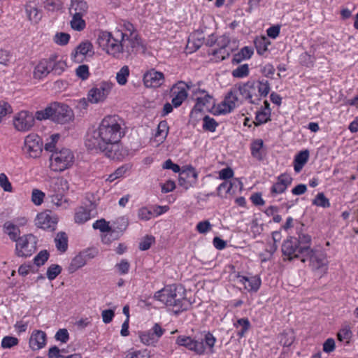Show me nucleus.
<instances>
[{
    "label": "nucleus",
    "mask_w": 358,
    "mask_h": 358,
    "mask_svg": "<svg viewBox=\"0 0 358 358\" xmlns=\"http://www.w3.org/2000/svg\"><path fill=\"white\" fill-rule=\"evenodd\" d=\"M154 299L167 306L173 307L176 313L185 310L189 306L185 289L176 285L166 286L157 291Z\"/></svg>",
    "instance_id": "nucleus-3"
},
{
    "label": "nucleus",
    "mask_w": 358,
    "mask_h": 358,
    "mask_svg": "<svg viewBox=\"0 0 358 358\" xmlns=\"http://www.w3.org/2000/svg\"><path fill=\"white\" fill-rule=\"evenodd\" d=\"M88 5L84 0H71L69 13L71 15H83L87 14Z\"/></svg>",
    "instance_id": "nucleus-26"
},
{
    "label": "nucleus",
    "mask_w": 358,
    "mask_h": 358,
    "mask_svg": "<svg viewBox=\"0 0 358 358\" xmlns=\"http://www.w3.org/2000/svg\"><path fill=\"white\" fill-rule=\"evenodd\" d=\"M58 219L50 213L42 212L37 215L35 224L41 229L53 231L55 229Z\"/></svg>",
    "instance_id": "nucleus-21"
},
{
    "label": "nucleus",
    "mask_w": 358,
    "mask_h": 358,
    "mask_svg": "<svg viewBox=\"0 0 358 358\" xmlns=\"http://www.w3.org/2000/svg\"><path fill=\"white\" fill-rule=\"evenodd\" d=\"M128 227V222L124 217H120L117 220V221L114 223V225L112 227L113 229H117L119 234H123L124 231L127 229Z\"/></svg>",
    "instance_id": "nucleus-57"
},
{
    "label": "nucleus",
    "mask_w": 358,
    "mask_h": 358,
    "mask_svg": "<svg viewBox=\"0 0 358 358\" xmlns=\"http://www.w3.org/2000/svg\"><path fill=\"white\" fill-rule=\"evenodd\" d=\"M308 248V245H299L296 238L290 237L283 242L281 250L284 259H300L302 262H306L305 255Z\"/></svg>",
    "instance_id": "nucleus-8"
},
{
    "label": "nucleus",
    "mask_w": 358,
    "mask_h": 358,
    "mask_svg": "<svg viewBox=\"0 0 358 358\" xmlns=\"http://www.w3.org/2000/svg\"><path fill=\"white\" fill-rule=\"evenodd\" d=\"M306 262H309L311 269L320 277L325 274L328 270L327 255L320 250H314L310 247L305 255Z\"/></svg>",
    "instance_id": "nucleus-9"
},
{
    "label": "nucleus",
    "mask_w": 358,
    "mask_h": 358,
    "mask_svg": "<svg viewBox=\"0 0 358 358\" xmlns=\"http://www.w3.org/2000/svg\"><path fill=\"white\" fill-rule=\"evenodd\" d=\"M309 158V151L304 150L300 151L294 157V169L295 172L299 173Z\"/></svg>",
    "instance_id": "nucleus-30"
},
{
    "label": "nucleus",
    "mask_w": 358,
    "mask_h": 358,
    "mask_svg": "<svg viewBox=\"0 0 358 358\" xmlns=\"http://www.w3.org/2000/svg\"><path fill=\"white\" fill-rule=\"evenodd\" d=\"M114 84L110 81H101L88 92V101L92 104L103 102L110 94Z\"/></svg>",
    "instance_id": "nucleus-12"
},
{
    "label": "nucleus",
    "mask_w": 358,
    "mask_h": 358,
    "mask_svg": "<svg viewBox=\"0 0 358 358\" xmlns=\"http://www.w3.org/2000/svg\"><path fill=\"white\" fill-rule=\"evenodd\" d=\"M66 62L57 54H52L49 57L43 59L38 62L34 69V78L43 79L50 72L60 75L66 69Z\"/></svg>",
    "instance_id": "nucleus-5"
},
{
    "label": "nucleus",
    "mask_w": 358,
    "mask_h": 358,
    "mask_svg": "<svg viewBox=\"0 0 358 358\" xmlns=\"http://www.w3.org/2000/svg\"><path fill=\"white\" fill-rule=\"evenodd\" d=\"M35 119L33 115L22 110L16 114L13 118V125L20 131H27L34 124Z\"/></svg>",
    "instance_id": "nucleus-17"
},
{
    "label": "nucleus",
    "mask_w": 358,
    "mask_h": 358,
    "mask_svg": "<svg viewBox=\"0 0 358 358\" xmlns=\"http://www.w3.org/2000/svg\"><path fill=\"white\" fill-rule=\"evenodd\" d=\"M94 47L92 43L89 41L81 42L71 52V56L73 62L81 63L87 56L94 55Z\"/></svg>",
    "instance_id": "nucleus-18"
},
{
    "label": "nucleus",
    "mask_w": 358,
    "mask_h": 358,
    "mask_svg": "<svg viewBox=\"0 0 358 358\" xmlns=\"http://www.w3.org/2000/svg\"><path fill=\"white\" fill-rule=\"evenodd\" d=\"M45 193L38 189H34L31 192V201L36 205L40 206L44 199Z\"/></svg>",
    "instance_id": "nucleus-56"
},
{
    "label": "nucleus",
    "mask_w": 358,
    "mask_h": 358,
    "mask_svg": "<svg viewBox=\"0 0 358 358\" xmlns=\"http://www.w3.org/2000/svg\"><path fill=\"white\" fill-rule=\"evenodd\" d=\"M234 327L236 329L241 327V329L237 332V336H238L240 338H242L248 331L250 327V323L248 318H241L234 323Z\"/></svg>",
    "instance_id": "nucleus-40"
},
{
    "label": "nucleus",
    "mask_w": 358,
    "mask_h": 358,
    "mask_svg": "<svg viewBox=\"0 0 358 358\" xmlns=\"http://www.w3.org/2000/svg\"><path fill=\"white\" fill-rule=\"evenodd\" d=\"M192 83H186L180 81L175 84L171 90L172 100L171 103L175 108H178L182 105L183 101L187 98V90L190 89Z\"/></svg>",
    "instance_id": "nucleus-15"
},
{
    "label": "nucleus",
    "mask_w": 358,
    "mask_h": 358,
    "mask_svg": "<svg viewBox=\"0 0 358 358\" xmlns=\"http://www.w3.org/2000/svg\"><path fill=\"white\" fill-rule=\"evenodd\" d=\"M91 219L90 210L80 206L76 209L74 221L78 224H83Z\"/></svg>",
    "instance_id": "nucleus-31"
},
{
    "label": "nucleus",
    "mask_w": 358,
    "mask_h": 358,
    "mask_svg": "<svg viewBox=\"0 0 358 358\" xmlns=\"http://www.w3.org/2000/svg\"><path fill=\"white\" fill-rule=\"evenodd\" d=\"M352 333L348 326L343 327L337 334L338 340L345 344L350 343Z\"/></svg>",
    "instance_id": "nucleus-41"
},
{
    "label": "nucleus",
    "mask_w": 358,
    "mask_h": 358,
    "mask_svg": "<svg viewBox=\"0 0 358 358\" xmlns=\"http://www.w3.org/2000/svg\"><path fill=\"white\" fill-rule=\"evenodd\" d=\"M35 117L38 120L50 119L55 122L65 124L73 120V112L66 104L54 103L44 110L37 111Z\"/></svg>",
    "instance_id": "nucleus-4"
},
{
    "label": "nucleus",
    "mask_w": 358,
    "mask_h": 358,
    "mask_svg": "<svg viewBox=\"0 0 358 358\" xmlns=\"http://www.w3.org/2000/svg\"><path fill=\"white\" fill-rule=\"evenodd\" d=\"M129 76V69L127 66H122L116 74V80L119 85H124Z\"/></svg>",
    "instance_id": "nucleus-44"
},
{
    "label": "nucleus",
    "mask_w": 358,
    "mask_h": 358,
    "mask_svg": "<svg viewBox=\"0 0 358 358\" xmlns=\"http://www.w3.org/2000/svg\"><path fill=\"white\" fill-rule=\"evenodd\" d=\"M238 94L241 96V99L248 101L251 104H258L259 98L256 92L254 80L244 83L234 85Z\"/></svg>",
    "instance_id": "nucleus-14"
},
{
    "label": "nucleus",
    "mask_w": 358,
    "mask_h": 358,
    "mask_svg": "<svg viewBox=\"0 0 358 358\" xmlns=\"http://www.w3.org/2000/svg\"><path fill=\"white\" fill-rule=\"evenodd\" d=\"M71 16L72 19L70 21L71 29L77 31H81L84 30L86 27V22L83 18V16L75 15H71Z\"/></svg>",
    "instance_id": "nucleus-38"
},
{
    "label": "nucleus",
    "mask_w": 358,
    "mask_h": 358,
    "mask_svg": "<svg viewBox=\"0 0 358 358\" xmlns=\"http://www.w3.org/2000/svg\"><path fill=\"white\" fill-rule=\"evenodd\" d=\"M94 229H99L101 232L105 233L110 229L109 222H106L104 219H100L93 223L92 225Z\"/></svg>",
    "instance_id": "nucleus-58"
},
{
    "label": "nucleus",
    "mask_w": 358,
    "mask_h": 358,
    "mask_svg": "<svg viewBox=\"0 0 358 358\" xmlns=\"http://www.w3.org/2000/svg\"><path fill=\"white\" fill-rule=\"evenodd\" d=\"M76 76L83 80H87L90 76L89 67L87 65H80L76 69Z\"/></svg>",
    "instance_id": "nucleus-59"
},
{
    "label": "nucleus",
    "mask_w": 358,
    "mask_h": 358,
    "mask_svg": "<svg viewBox=\"0 0 358 358\" xmlns=\"http://www.w3.org/2000/svg\"><path fill=\"white\" fill-rule=\"evenodd\" d=\"M15 242V252L19 257H31L36 250L37 238L31 234L23 235Z\"/></svg>",
    "instance_id": "nucleus-11"
},
{
    "label": "nucleus",
    "mask_w": 358,
    "mask_h": 358,
    "mask_svg": "<svg viewBox=\"0 0 358 358\" xmlns=\"http://www.w3.org/2000/svg\"><path fill=\"white\" fill-rule=\"evenodd\" d=\"M19 343V340L13 336H6L3 338L1 343V346L3 349L11 348L17 345Z\"/></svg>",
    "instance_id": "nucleus-48"
},
{
    "label": "nucleus",
    "mask_w": 358,
    "mask_h": 358,
    "mask_svg": "<svg viewBox=\"0 0 358 358\" xmlns=\"http://www.w3.org/2000/svg\"><path fill=\"white\" fill-rule=\"evenodd\" d=\"M237 92L234 85L229 89L226 93L223 101L215 108V115L229 114L243 103V101L239 97Z\"/></svg>",
    "instance_id": "nucleus-10"
},
{
    "label": "nucleus",
    "mask_w": 358,
    "mask_h": 358,
    "mask_svg": "<svg viewBox=\"0 0 358 358\" xmlns=\"http://www.w3.org/2000/svg\"><path fill=\"white\" fill-rule=\"evenodd\" d=\"M254 53L253 49L248 46H245L241 50L234 55L232 62L234 64H238L243 60L250 59Z\"/></svg>",
    "instance_id": "nucleus-34"
},
{
    "label": "nucleus",
    "mask_w": 358,
    "mask_h": 358,
    "mask_svg": "<svg viewBox=\"0 0 358 358\" xmlns=\"http://www.w3.org/2000/svg\"><path fill=\"white\" fill-rule=\"evenodd\" d=\"M3 231L7 234L9 238L15 241L20 238V230L17 224L12 221H6L3 225Z\"/></svg>",
    "instance_id": "nucleus-29"
},
{
    "label": "nucleus",
    "mask_w": 358,
    "mask_h": 358,
    "mask_svg": "<svg viewBox=\"0 0 358 358\" xmlns=\"http://www.w3.org/2000/svg\"><path fill=\"white\" fill-rule=\"evenodd\" d=\"M70 38V34L64 32H57L53 37V41L57 45L64 46L69 43Z\"/></svg>",
    "instance_id": "nucleus-45"
},
{
    "label": "nucleus",
    "mask_w": 358,
    "mask_h": 358,
    "mask_svg": "<svg viewBox=\"0 0 358 358\" xmlns=\"http://www.w3.org/2000/svg\"><path fill=\"white\" fill-rule=\"evenodd\" d=\"M236 278L238 282L243 285L244 288L250 292H256L259 290L262 280L258 275L244 276L238 273Z\"/></svg>",
    "instance_id": "nucleus-24"
},
{
    "label": "nucleus",
    "mask_w": 358,
    "mask_h": 358,
    "mask_svg": "<svg viewBox=\"0 0 358 358\" xmlns=\"http://www.w3.org/2000/svg\"><path fill=\"white\" fill-rule=\"evenodd\" d=\"M25 12L29 20L34 23L38 22L41 19L42 15L40 10L32 1H29L25 5Z\"/></svg>",
    "instance_id": "nucleus-28"
},
{
    "label": "nucleus",
    "mask_w": 358,
    "mask_h": 358,
    "mask_svg": "<svg viewBox=\"0 0 358 358\" xmlns=\"http://www.w3.org/2000/svg\"><path fill=\"white\" fill-rule=\"evenodd\" d=\"M212 225L208 220L199 222L196 227L197 231L200 234H206L211 230Z\"/></svg>",
    "instance_id": "nucleus-63"
},
{
    "label": "nucleus",
    "mask_w": 358,
    "mask_h": 358,
    "mask_svg": "<svg viewBox=\"0 0 358 358\" xmlns=\"http://www.w3.org/2000/svg\"><path fill=\"white\" fill-rule=\"evenodd\" d=\"M62 268L57 264H52L48 268L47 270V278L50 280H52L57 278V276L61 273Z\"/></svg>",
    "instance_id": "nucleus-51"
},
{
    "label": "nucleus",
    "mask_w": 358,
    "mask_h": 358,
    "mask_svg": "<svg viewBox=\"0 0 358 358\" xmlns=\"http://www.w3.org/2000/svg\"><path fill=\"white\" fill-rule=\"evenodd\" d=\"M257 52L259 55H264L270 45V42L265 37H262L259 41L255 43Z\"/></svg>",
    "instance_id": "nucleus-52"
},
{
    "label": "nucleus",
    "mask_w": 358,
    "mask_h": 358,
    "mask_svg": "<svg viewBox=\"0 0 358 358\" xmlns=\"http://www.w3.org/2000/svg\"><path fill=\"white\" fill-rule=\"evenodd\" d=\"M49 253L47 250L41 251L34 258V264L39 266L43 265L45 262L48 259Z\"/></svg>",
    "instance_id": "nucleus-60"
},
{
    "label": "nucleus",
    "mask_w": 358,
    "mask_h": 358,
    "mask_svg": "<svg viewBox=\"0 0 358 358\" xmlns=\"http://www.w3.org/2000/svg\"><path fill=\"white\" fill-rule=\"evenodd\" d=\"M263 146L264 142L262 139H255L250 144L251 155L259 161L263 159Z\"/></svg>",
    "instance_id": "nucleus-33"
},
{
    "label": "nucleus",
    "mask_w": 358,
    "mask_h": 358,
    "mask_svg": "<svg viewBox=\"0 0 358 358\" xmlns=\"http://www.w3.org/2000/svg\"><path fill=\"white\" fill-rule=\"evenodd\" d=\"M249 73V67L248 64H243L238 66L236 69L233 70L232 76L234 78H244Z\"/></svg>",
    "instance_id": "nucleus-49"
},
{
    "label": "nucleus",
    "mask_w": 358,
    "mask_h": 358,
    "mask_svg": "<svg viewBox=\"0 0 358 358\" xmlns=\"http://www.w3.org/2000/svg\"><path fill=\"white\" fill-rule=\"evenodd\" d=\"M218 126V123L213 117L208 115H205L203 118V129L205 131L214 132Z\"/></svg>",
    "instance_id": "nucleus-43"
},
{
    "label": "nucleus",
    "mask_w": 358,
    "mask_h": 358,
    "mask_svg": "<svg viewBox=\"0 0 358 358\" xmlns=\"http://www.w3.org/2000/svg\"><path fill=\"white\" fill-rule=\"evenodd\" d=\"M125 358H149L146 350H131L127 352Z\"/></svg>",
    "instance_id": "nucleus-62"
},
{
    "label": "nucleus",
    "mask_w": 358,
    "mask_h": 358,
    "mask_svg": "<svg viewBox=\"0 0 358 358\" xmlns=\"http://www.w3.org/2000/svg\"><path fill=\"white\" fill-rule=\"evenodd\" d=\"M55 338L57 341H61L63 343H66L69 339V334L67 329H60L57 331Z\"/></svg>",
    "instance_id": "nucleus-64"
},
{
    "label": "nucleus",
    "mask_w": 358,
    "mask_h": 358,
    "mask_svg": "<svg viewBox=\"0 0 358 358\" xmlns=\"http://www.w3.org/2000/svg\"><path fill=\"white\" fill-rule=\"evenodd\" d=\"M255 120L256 125H260L267 122L270 120V113L265 110L257 111Z\"/></svg>",
    "instance_id": "nucleus-54"
},
{
    "label": "nucleus",
    "mask_w": 358,
    "mask_h": 358,
    "mask_svg": "<svg viewBox=\"0 0 358 358\" xmlns=\"http://www.w3.org/2000/svg\"><path fill=\"white\" fill-rule=\"evenodd\" d=\"M164 81V76L162 72L151 69L143 76V83L147 87H159Z\"/></svg>",
    "instance_id": "nucleus-22"
},
{
    "label": "nucleus",
    "mask_w": 358,
    "mask_h": 358,
    "mask_svg": "<svg viewBox=\"0 0 358 358\" xmlns=\"http://www.w3.org/2000/svg\"><path fill=\"white\" fill-rule=\"evenodd\" d=\"M0 186L5 192H11L13 191L12 185L7 176L3 173H0Z\"/></svg>",
    "instance_id": "nucleus-61"
},
{
    "label": "nucleus",
    "mask_w": 358,
    "mask_h": 358,
    "mask_svg": "<svg viewBox=\"0 0 358 358\" xmlns=\"http://www.w3.org/2000/svg\"><path fill=\"white\" fill-rule=\"evenodd\" d=\"M107 233L108 234L103 237V241L106 243L117 240L122 236V234H119L117 229H113L111 227L110 229L108 230Z\"/></svg>",
    "instance_id": "nucleus-55"
},
{
    "label": "nucleus",
    "mask_w": 358,
    "mask_h": 358,
    "mask_svg": "<svg viewBox=\"0 0 358 358\" xmlns=\"http://www.w3.org/2000/svg\"><path fill=\"white\" fill-rule=\"evenodd\" d=\"M46 343V334L41 330H34L29 338V347L33 350L43 348Z\"/></svg>",
    "instance_id": "nucleus-25"
},
{
    "label": "nucleus",
    "mask_w": 358,
    "mask_h": 358,
    "mask_svg": "<svg viewBox=\"0 0 358 358\" xmlns=\"http://www.w3.org/2000/svg\"><path fill=\"white\" fill-rule=\"evenodd\" d=\"M216 342V338L210 333L205 334L203 340H195L190 336H179L177 337L176 343L180 346L185 347L189 350L195 352L197 355H203L205 353V345L209 348L210 352H213V347Z\"/></svg>",
    "instance_id": "nucleus-6"
},
{
    "label": "nucleus",
    "mask_w": 358,
    "mask_h": 358,
    "mask_svg": "<svg viewBox=\"0 0 358 358\" xmlns=\"http://www.w3.org/2000/svg\"><path fill=\"white\" fill-rule=\"evenodd\" d=\"M256 92L259 98V101L262 97H266L270 92V84L267 80L254 81Z\"/></svg>",
    "instance_id": "nucleus-32"
},
{
    "label": "nucleus",
    "mask_w": 358,
    "mask_h": 358,
    "mask_svg": "<svg viewBox=\"0 0 358 358\" xmlns=\"http://www.w3.org/2000/svg\"><path fill=\"white\" fill-rule=\"evenodd\" d=\"M293 178L288 173H282L278 176L270 189V193L272 196L284 193L289 186L291 185Z\"/></svg>",
    "instance_id": "nucleus-20"
},
{
    "label": "nucleus",
    "mask_w": 358,
    "mask_h": 358,
    "mask_svg": "<svg viewBox=\"0 0 358 358\" xmlns=\"http://www.w3.org/2000/svg\"><path fill=\"white\" fill-rule=\"evenodd\" d=\"M43 4L45 9L50 12H56L63 8L62 0H45Z\"/></svg>",
    "instance_id": "nucleus-42"
},
{
    "label": "nucleus",
    "mask_w": 358,
    "mask_h": 358,
    "mask_svg": "<svg viewBox=\"0 0 358 358\" xmlns=\"http://www.w3.org/2000/svg\"><path fill=\"white\" fill-rule=\"evenodd\" d=\"M122 120L117 115L106 116L98 128L88 133L85 146L89 150H99L113 159H121L126 155V150L120 144L124 135L122 127Z\"/></svg>",
    "instance_id": "nucleus-1"
},
{
    "label": "nucleus",
    "mask_w": 358,
    "mask_h": 358,
    "mask_svg": "<svg viewBox=\"0 0 358 358\" xmlns=\"http://www.w3.org/2000/svg\"><path fill=\"white\" fill-rule=\"evenodd\" d=\"M234 182L224 181L217 187V196L221 199H226L227 194H231Z\"/></svg>",
    "instance_id": "nucleus-35"
},
{
    "label": "nucleus",
    "mask_w": 358,
    "mask_h": 358,
    "mask_svg": "<svg viewBox=\"0 0 358 358\" xmlns=\"http://www.w3.org/2000/svg\"><path fill=\"white\" fill-rule=\"evenodd\" d=\"M164 332L165 329L156 323L151 329L140 332L139 338L144 345H155Z\"/></svg>",
    "instance_id": "nucleus-16"
},
{
    "label": "nucleus",
    "mask_w": 358,
    "mask_h": 358,
    "mask_svg": "<svg viewBox=\"0 0 358 358\" xmlns=\"http://www.w3.org/2000/svg\"><path fill=\"white\" fill-rule=\"evenodd\" d=\"M74 162L73 152L69 148H61L50 154L48 167L52 172L61 173L71 168Z\"/></svg>",
    "instance_id": "nucleus-7"
},
{
    "label": "nucleus",
    "mask_w": 358,
    "mask_h": 358,
    "mask_svg": "<svg viewBox=\"0 0 358 358\" xmlns=\"http://www.w3.org/2000/svg\"><path fill=\"white\" fill-rule=\"evenodd\" d=\"M59 138V134H53L50 137V141L45 143V150L46 151H49L50 153H52L54 150H60L59 148L56 146V143Z\"/></svg>",
    "instance_id": "nucleus-53"
},
{
    "label": "nucleus",
    "mask_w": 358,
    "mask_h": 358,
    "mask_svg": "<svg viewBox=\"0 0 358 358\" xmlns=\"http://www.w3.org/2000/svg\"><path fill=\"white\" fill-rule=\"evenodd\" d=\"M201 93L203 96L196 98V104L193 108L194 112H201L203 108H208L213 103V96L207 94L205 90H201Z\"/></svg>",
    "instance_id": "nucleus-27"
},
{
    "label": "nucleus",
    "mask_w": 358,
    "mask_h": 358,
    "mask_svg": "<svg viewBox=\"0 0 358 358\" xmlns=\"http://www.w3.org/2000/svg\"><path fill=\"white\" fill-rule=\"evenodd\" d=\"M49 194H64L69 189L68 181L63 177H53L48 180Z\"/></svg>",
    "instance_id": "nucleus-23"
},
{
    "label": "nucleus",
    "mask_w": 358,
    "mask_h": 358,
    "mask_svg": "<svg viewBox=\"0 0 358 358\" xmlns=\"http://www.w3.org/2000/svg\"><path fill=\"white\" fill-rule=\"evenodd\" d=\"M97 42L108 55L116 58H120L123 52H131L139 44L138 34L129 22H124L121 29L113 32L100 31Z\"/></svg>",
    "instance_id": "nucleus-2"
},
{
    "label": "nucleus",
    "mask_w": 358,
    "mask_h": 358,
    "mask_svg": "<svg viewBox=\"0 0 358 358\" xmlns=\"http://www.w3.org/2000/svg\"><path fill=\"white\" fill-rule=\"evenodd\" d=\"M131 166L129 164L118 167L113 173L108 176L106 180L111 182L123 177L131 169Z\"/></svg>",
    "instance_id": "nucleus-36"
},
{
    "label": "nucleus",
    "mask_w": 358,
    "mask_h": 358,
    "mask_svg": "<svg viewBox=\"0 0 358 358\" xmlns=\"http://www.w3.org/2000/svg\"><path fill=\"white\" fill-rule=\"evenodd\" d=\"M42 145L40 136L36 134H30L24 139L22 150L27 157L37 158L42 152Z\"/></svg>",
    "instance_id": "nucleus-13"
},
{
    "label": "nucleus",
    "mask_w": 358,
    "mask_h": 358,
    "mask_svg": "<svg viewBox=\"0 0 358 358\" xmlns=\"http://www.w3.org/2000/svg\"><path fill=\"white\" fill-rule=\"evenodd\" d=\"M51 202L57 207H66L67 201L64 199V194H50Z\"/></svg>",
    "instance_id": "nucleus-47"
},
{
    "label": "nucleus",
    "mask_w": 358,
    "mask_h": 358,
    "mask_svg": "<svg viewBox=\"0 0 358 358\" xmlns=\"http://www.w3.org/2000/svg\"><path fill=\"white\" fill-rule=\"evenodd\" d=\"M313 204L322 208H328L330 206L329 199L325 196L324 193H318L315 198L313 200Z\"/></svg>",
    "instance_id": "nucleus-46"
},
{
    "label": "nucleus",
    "mask_w": 358,
    "mask_h": 358,
    "mask_svg": "<svg viewBox=\"0 0 358 358\" xmlns=\"http://www.w3.org/2000/svg\"><path fill=\"white\" fill-rule=\"evenodd\" d=\"M169 127L166 120L161 121L157 127L155 137L158 138V141L163 142L167 137Z\"/></svg>",
    "instance_id": "nucleus-39"
},
{
    "label": "nucleus",
    "mask_w": 358,
    "mask_h": 358,
    "mask_svg": "<svg viewBox=\"0 0 358 358\" xmlns=\"http://www.w3.org/2000/svg\"><path fill=\"white\" fill-rule=\"evenodd\" d=\"M94 257V255L90 250H85L77 254L71 261L69 266L68 271L73 273L78 271L79 268L86 265L87 262Z\"/></svg>",
    "instance_id": "nucleus-19"
},
{
    "label": "nucleus",
    "mask_w": 358,
    "mask_h": 358,
    "mask_svg": "<svg viewBox=\"0 0 358 358\" xmlns=\"http://www.w3.org/2000/svg\"><path fill=\"white\" fill-rule=\"evenodd\" d=\"M115 268L120 275H125L129 271L130 264L127 259H123L115 264Z\"/></svg>",
    "instance_id": "nucleus-50"
},
{
    "label": "nucleus",
    "mask_w": 358,
    "mask_h": 358,
    "mask_svg": "<svg viewBox=\"0 0 358 358\" xmlns=\"http://www.w3.org/2000/svg\"><path fill=\"white\" fill-rule=\"evenodd\" d=\"M55 242L58 250L64 252L68 248V238L64 232H59L57 234Z\"/></svg>",
    "instance_id": "nucleus-37"
}]
</instances>
